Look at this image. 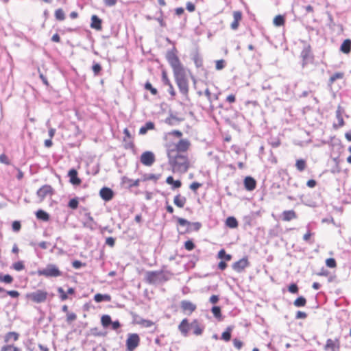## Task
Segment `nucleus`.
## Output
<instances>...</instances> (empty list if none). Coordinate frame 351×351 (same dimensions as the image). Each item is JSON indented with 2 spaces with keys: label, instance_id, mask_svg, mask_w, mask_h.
<instances>
[{
  "label": "nucleus",
  "instance_id": "1",
  "mask_svg": "<svg viewBox=\"0 0 351 351\" xmlns=\"http://www.w3.org/2000/svg\"><path fill=\"white\" fill-rule=\"evenodd\" d=\"M166 58L173 69V76L180 92L187 95L189 92L188 80L186 77L185 69L180 62L178 57L173 51L167 53Z\"/></svg>",
  "mask_w": 351,
  "mask_h": 351
},
{
  "label": "nucleus",
  "instance_id": "2",
  "mask_svg": "<svg viewBox=\"0 0 351 351\" xmlns=\"http://www.w3.org/2000/svg\"><path fill=\"white\" fill-rule=\"evenodd\" d=\"M169 164L173 173H185L189 168V160L187 156L176 153L174 149H167Z\"/></svg>",
  "mask_w": 351,
  "mask_h": 351
},
{
  "label": "nucleus",
  "instance_id": "3",
  "mask_svg": "<svg viewBox=\"0 0 351 351\" xmlns=\"http://www.w3.org/2000/svg\"><path fill=\"white\" fill-rule=\"evenodd\" d=\"M38 276H43L46 278L59 277L62 275V272L54 264H48L45 268L37 271Z\"/></svg>",
  "mask_w": 351,
  "mask_h": 351
},
{
  "label": "nucleus",
  "instance_id": "4",
  "mask_svg": "<svg viewBox=\"0 0 351 351\" xmlns=\"http://www.w3.org/2000/svg\"><path fill=\"white\" fill-rule=\"evenodd\" d=\"M26 298L36 303H42L47 300V293L43 290H37L34 292L27 293Z\"/></svg>",
  "mask_w": 351,
  "mask_h": 351
},
{
  "label": "nucleus",
  "instance_id": "5",
  "mask_svg": "<svg viewBox=\"0 0 351 351\" xmlns=\"http://www.w3.org/2000/svg\"><path fill=\"white\" fill-rule=\"evenodd\" d=\"M300 56L302 59V67H304L306 65L313 62V55L311 51V47L310 45L306 43L304 44L302 51H301Z\"/></svg>",
  "mask_w": 351,
  "mask_h": 351
},
{
  "label": "nucleus",
  "instance_id": "6",
  "mask_svg": "<svg viewBox=\"0 0 351 351\" xmlns=\"http://www.w3.org/2000/svg\"><path fill=\"white\" fill-rule=\"evenodd\" d=\"M140 338L139 336L136 333H130L128 335V339L126 340L127 350L129 351H133L139 344Z\"/></svg>",
  "mask_w": 351,
  "mask_h": 351
},
{
  "label": "nucleus",
  "instance_id": "7",
  "mask_svg": "<svg viewBox=\"0 0 351 351\" xmlns=\"http://www.w3.org/2000/svg\"><path fill=\"white\" fill-rule=\"evenodd\" d=\"M190 142L188 139H181L176 144L173 145L172 148L169 147L168 149H174L176 153L181 154V152H186L190 147Z\"/></svg>",
  "mask_w": 351,
  "mask_h": 351
},
{
  "label": "nucleus",
  "instance_id": "8",
  "mask_svg": "<svg viewBox=\"0 0 351 351\" xmlns=\"http://www.w3.org/2000/svg\"><path fill=\"white\" fill-rule=\"evenodd\" d=\"M155 156L153 152L146 151L141 154V162L145 166H152L155 162Z\"/></svg>",
  "mask_w": 351,
  "mask_h": 351
},
{
  "label": "nucleus",
  "instance_id": "9",
  "mask_svg": "<svg viewBox=\"0 0 351 351\" xmlns=\"http://www.w3.org/2000/svg\"><path fill=\"white\" fill-rule=\"evenodd\" d=\"M324 348L326 351H339L340 348V342L339 339H328Z\"/></svg>",
  "mask_w": 351,
  "mask_h": 351
},
{
  "label": "nucleus",
  "instance_id": "10",
  "mask_svg": "<svg viewBox=\"0 0 351 351\" xmlns=\"http://www.w3.org/2000/svg\"><path fill=\"white\" fill-rule=\"evenodd\" d=\"M53 193V189L50 185H43L40 187L36 193L37 196L43 201L47 195Z\"/></svg>",
  "mask_w": 351,
  "mask_h": 351
},
{
  "label": "nucleus",
  "instance_id": "11",
  "mask_svg": "<svg viewBox=\"0 0 351 351\" xmlns=\"http://www.w3.org/2000/svg\"><path fill=\"white\" fill-rule=\"evenodd\" d=\"M249 265L248 259L245 257L235 262L232 265V269L237 272H241L245 268L248 267Z\"/></svg>",
  "mask_w": 351,
  "mask_h": 351
},
{
  "label": "nucleus",
  "instance_id": "12",
  "mask_svg": "<svg viewBox=\"0 0 351 351\" xmlns=\"http://www.w3.org/2000/svg\"><path fill=\"white\" fill-rule=\"evenodd\" d=\"M99 195L104 200L108 202L112 199L114 193L110 188L103 187L99 191Z\"/></svg>",
  "mask_w": 351,
  "mask_h": 351
},
{
  "label": "nucleus",
  "instance_id": "13",
  "mask_svg": "<svg viewBox=\"0 0 351 351\" xmlns=\"http://www.w3.org/2000/svg\"><path fill=\"white\" fill-rule=\"evenodd\" d=\"M180 306L183 311L193 313L196 309V305L189 300H182L180 303Z\"/></svg>",
  "mask_w": 351,
  "mask_h": 351
},
{
  "label": "nucleus",
  "instance_id": "14",
  "mask_svg": "<svg viewBox=\"0 0 351 351\" xmlns=\"http://www.w3.org/2000/svg\"><path fill=\"white\" fill-rule=\"evenodd\" d=\"M68 176L70 179V182L73 185H79L82 180L77 177V171L75 169H71L68 172Z\"/></svg>",
  "mask_w": 351,
  "mask_h": 351
},
{
  "label": "nucleus",
  "instance_id": "15",
  "mask_svg": "<svg viewBox=\"0 0 351 351\" xmlns=\"http://www.w3.org/2000/svg\"><path fill=\"white\" fill-rule=\"evenodd\" d=\"M203 327H202L198 321L195 319L190 324V330H192L195 335H200L203 332Z\"/></svg>",
  "mask_w": 351,
  "mask_h": 351
},
{
  "label": "nucleus",
  "instance_id": "16",
  "mask_svg": "<svg viewBox=\"0 0 351 351\" xmlns=\"http://www.w3.org/2000/svg\"><path fill=\"white\" fill-rule=\"evenodd\" d=\"M282 219L289 221L297 218V215L293 210H285L282 213Z\"/></svg>",
  "mask_w": 351,
  "mask_h": 351
},
{
  "label": "nucleus",
  "instance_id": "17",
  "mask_svg": "<svg viewBox=\"0 0 351 351\" xmlns=\"http://www.w3.org/2000/svg\"><path fill=\"white\" fill-rule=\"evenodd\" d=\"M162 274V271H148L146 274V280L149 283H156L158 281V277Z\"/></svg>",
  "mask_w": 351,
  "mask_h": 351
},
{
  "label": "nucleus",
  "instance_id": "18",
  "mask_svg": "<svg viewBox=\"0 0 351 351\" xmlns=\"http://www.w3.org/2000/svg\"><path fill=\"white\" fill-rule=\"evenodd\" d=\"M234 21L232 22L230 27L235 30L239 27V23L242 19V13L240 11H234L233 12Z\"/></svg>",
  "mask_w": 351,
  "mask_h": 351
},
{
  "label": "nucleus",
  "instance_id": "19",
  "mask_svg": "<svg viewBox=\"0 0 351 351\" xmlns=\"http://www.w3.org/2000/svg\"><path fill=\"white\" fill-rule=\"evenodd\" d=\"M256 180L250 177L247 176L244 180V186L245 189L247 191H252L256 188Z\"/></svg>",
  "mask_w": 351,
  "mask_h": 351
},
{
  "label": "nucleus",
  "instance_id": "20",
  "mask_svg": "<svg viewBox=\"0 0 351 351\" xmlns=\"http://www.w3.org/2000/svg\"><path fill=\"white\" fill-rule=\"evenodd\" d=\"M85 217H86V221L84 223V226L90 230H95L96 228L97 223L94 221L93 217L90 215V213H86Z\"/></svg>",
  "mask_w": 351,
  "mask_h": 351
},
{
  "label": "nucleus",
  "instance_id": "21",
  "mask_svg": "<svg viewBox=\"0 0 351 351\" xmlns=\"http://www.w3.org/2000/svg\"><path fill=\"white\" fill-rule=\"evenodd\" d=\"M102 21L100 19L97 15H93L91 16V23L90 27L93 29H97V30H101Z\"/></svg>",
  "mask_w": 351,
  "mask_h": 351
},
{
  "label": "nucleus",
  "instance_id": "22",
  "mask_svg": "<svg viewBox=\"0 0 351 351\" xmlns=\"http://www.w3.org/2000/svg\"><path fill=\"white\" fill-rule=\"evenodd\" d=\"M178 328L184 336H187L188 332L190 330V324L188 323L186 319H184L180 324Z\"/></svg>",
  "mask_w": 351,
  "mask_h": 351
},
{
  "label": "nucleus",
  "instance_id": "23",
  "mask_svg": "<svg viewBox=\"0 0 351 351\" xmlns=\"http://www.w3.org/2000/svg\"><path fill=\"white\" fill-rule=\"evenodd\" d=\"M19 334L16 332H9L5 334L4 337V341L6 343H9L12 341H16L19 340Z\"/></svg>",
  "mask_w": 351,
  "mask_h": 351
},
{
  "label": "nucleus",
  "instance_id": "24",
  "mask_svg": "<svg viewBox=\"0 0 351 351\" xmlns=\"http://www.w3.org/2000/svg\"><path fill=\"white\" fill-rule=\"evenodd\" d=\"M186 202V199L185 197L181 196L180 194L175 196L173 199V203L176 206L179 208H183Z\"/></svg>",
  "mask_w": 351,
  "mask_h": 351
},
{
  "label": "nucleus",
  "instance_id": "25",
  "mask_svg": "<svg viewBox=\"0 0 351 351\" xmlns=\"http://www.w3.org/2000/svg\"><path fill=\"white\" fill-rule=\"evenodd\" d=\"M94 300L98 303L104 301L110 302L111 300V296L108 294L97 293L94 296Z\"/></svg>",
  "mask_w": 351,
  "mask_h": 351
},
{
  "label": "nucleus",
  "instance_id": "26",
  "mask_svg": "<svg viewBox=\"0 0 351 351\" xmlns=\"http://www.w3.org/2000/svg\"><path fill=\"white\" fill-rule=\"evenodd\" d=\"M343 112V109L342 107L339 106L336 110V117L338 120V127H342L344 125V121L342 117V114Z\"/></svg>",
  "mask_w": 351,
  "mask_h": 351
},
{
  "label": "nucleus",
  "instance_id": "27",
  "mask_svg": "<svg viewBox=\"0 0 351 351\" xmlns=\"http://www.w3.org/2000/svg\"><path fill=\"white\" fill-rule=\"evenodd\" d=\"M154 128V123L152 121H148L140 128L139 134L141 135H144L147 132L148 130H153Z\"/></svg>",
  "mask_w": 351,
  "mask_h": 351
},
{
  "label": "nucleus",
  "instance_id": "28",
  "mask_svg": "<svg viewBox=\"0 0 351 351\" xmlns=\"http://www.w3.org/2000/svg\"><path fill=\"white\" fill-rule=\"evenodd\" d=\"M351 49V40H345L340 47V50L344 53H348Z\"/></svg>",
  "mask_w": 351,
  "mask_h": 351
},
{
  "label": "nucleus",
  "instance_id": "29",
  "mask_svg": "<svg viewBox=\"0 0 351 351\" xmlns=\"http://www.w3.org/2000/svg\"><path fill=\"white\" fill-rule=\"evenodd\" d=\"M226 225L230 228H236L238 227V221L234 217H228L226 221Z\"/></svg>",
  "mask_w": 351,
  "mask_h": 351
},
{
  "label": "nucleus",
  "instance_id": "30",
  "mask_svg": "<svg viewBox=\"0 0 351 351\" xmlns=\"http://www.w3.org/2000/svg\"><path fill=\"white\" fill-rule=\"evenodd\" d=\"M166 182L169 184H172L173 189L180 188L182 185V183L180 180H174L172 176L167 177Z\"/></svg>",
  "mask_w": 351,
  "mask_h": 351
},
{
  "label": "nucleus",
  "instance_id": "31",
  "mask_svg": "<svg viewBox=\"0 0 351 351\" xmlns=\"http://www.w3.org/2000/svg\"><path fill=\"white\" fill-rule=\"evenodd\" d=\"M233 330V326H230L227 327L226 330L221 335V339L225 341H228L231 339V332Z\"/></svg>",
  "mask_w": 351,
  "mask_h": 351
},
{
  "label": "nucleus",
  "instance_id": "32",
  "mask_svg": "<svg viewBox=\"0 0 351 351\" xmlns=\"http://www.w3.org/2000/svg\"><path fill=\"white\" fill-rule=\"evenodd\" d=\"M36 215L38 219H41L45 221H47L49 219V214L43 210H38L36 213Z\"/></svg>",
  "mask_w": 351,
  "mask_h": 351
},
{
  "label": "nucleus",
  "instance_id": "33",
  "mask_svg": "<svg viewBox=\"0 0 351 351\" xmlns=\"http://www.w3.org/2000/svg\"><path fill=\"white\" fill-rule=\"evenodd\" d=\"M217 258L221 260H224L225 261H230L232 259V256L230 254H226L224 249H221L218 252Z\"/></svg>",
  "mask_w": 351,
  "mask_h": 351
},
{
  "label": "nucleus",
  "instance_id": "34",
  "mask_svg": "<svg viewBox=\"0 0 351 351\" xmlns=\"http://www.w3.org/2000/svg\"><path fill=\"white\" fill-rule=\"evenodd\" d=\"M202 227L199 222H190L189 228H187L184 232L198 231Z\"/></svg>",
  "mask_w": 351,
  "mask_h": 351
},
{
  "label": "nucleus",
  "instance_id": "35",
  "mask_svg": "<svg viewBox=\"0 0 351 351\" xmlns=\"http://www.w3.org/2000/svg\"><path fill=\"white\" fill-rule=\"evenodd\" d=\"M101 324L102 326L104 327V328H106L108 327L109 325L111 324L112 323V320H111V317L110 315H104L101 317Z\"/></svg>",
  "mask_w": 351,
  "mask_h": 351
},
{
  "label": "nucleus",
  "instance_id": "36",
  "mask_svg": "<svg viewBox=\"0 0 351 351\" xmlns=\"http://www.w3.org/2000/svg\"><path fill=\"white\" fill-rule=\"evenodd\" d=\"M273 23L276 27L282 26L285 23V18L282 15H277L274 19Z\"/></svg>",
  "mask_w": 351,
  "mask_h": 351
},
{
  "label": "nucleus",
  "instance_id": "37",
  "mask_svg": "<svg viewBox=\"0 0 351 351\" xmlns=\"http://www.w3.org/2000/svg\"><path fill=\"white\" fill-rule=\"evenodd\" d=\"M295 167L299 171H303L306 167V161L303 159L297 160Z\"/></svg>",
  "mask_w": 351,
  "mask_h": 351
},
{
  "label": "nucleus",
  "instance_id": "38",
  "mask_svg": "<svg viewBox=\"0 0 351 351\" xmlns=\"http://www.w3.org/2000/svg\"><path fill=\"white\" fill-rule=\"evenodd\" d=\"M1 351H21V350L13 344H7L2 346Z\"/></svg>",
  "mask_w": 351,
  "mask_h": 351
},
{
  "label": "nucleus",
  "instance_id": "39",
  "mask_svg": "<svg viewBox=\"0 0 351 351\" xmlns=\"http://www.w3.org/2000/svg\"><path fill=\"white\" fill-rule=\"evenodd\" d=\"M306 299L304 297L300 296V297L298 298L294 301L293 304L296 307H302V306H304L306 305Z\"/></svg>",
  "mask_w": 351,
  "mask_h": 351
},
{
  "label": "nucleus",
  "instance_id": "40",
  "mask_svg": "<svg viewBox=\"0 0 351 351\" xmlns=\"http://www.w3.org/2000/svg\"><path fill=\"white\" fill-rule=\"evenodd\" d=\"M55 17L58 21H63L65 19V14L62 9L59 8L55 12Z\"/></svg>",
  "mask_w": 351,
  "mask_h": 351
},
{
  "label": "nucleus",
  "instance_id": "41",
  "mask_svg": "<svg viewBox=\"0 0 351 351\" xmlns=\"http://www.w3.org/2000/svg\"><path fill=\"white\" fill-rule=\"evenodd\" d=\"M12 281H13V278L10 275L0 274V282H3L7 283V284H10L12 282Z\"/></svg>",
  "mask_w": 351,
  "mask_h": 351
},
{
  "label": "nucleus",
  "instance_id": "42",
  "mask_svg": "<svg viewBox=\"0 0 351 351\" xmlns=\"http://www.w3.org/2000/svg\"><path fill=\"white\" fill-rule=\"evenodd\" d=\"M193 60L197 67H201L203 65V60L199 54L194 55Z\"/></svg>",
  "mask_w": 351,
  "mask_h": 351
},
{
  "label": "nucleus",
  "instance_id": "43",
  "mask_svg": "<svg viewBox=\"0 0 351 351\" xmlns=\"http://www.w3.org/2000/svg\"><path fill=\"white\" fill-rule=\"evenodd\" d=\"M12 267L17 271H20L25 268V265L23 261H18L12 264Z\"/></svg>",
  "mask_w": 351,
  "mask_h": 351
},
{
  "label": "nucleus",
  "instance_id": "44",
  "mask_svg": "<svg viewBox=\"0 0 351 351\" xmlns=\"http://www.w3.org/2000/svg\"><path fill=\"white\" fill-rule=\"evenodd\" d=\"M101 69V66L100 65L99 63L93 62V64L92 66V70L95 75H98L100 73Z\"/></svg>",
  "mask_w": 351,
  "mask_h": 351
},
{
  "label": "nucleus",
  "instance_id": "45",
  "mask_svg": "<svg viewBox=\"0 0 351 351\" xmlns=\"http://www.w3.org/2000/svg\"><path fill=\"white\" fill-rule=\"evenodd\" d=\"M177 221H178V224L180 226L186 227V229L187 228H189L190 221H187L186 219L180 218V217H178Z\"/></svg>",
  "mask_w": 351,
  "mask_h": 351
},
{
  "label": "nucleus",
  "instance_id": "46",
  "mask_svg": "<svg viewBox=\"0 0 351 351\" xmlns=\"http://www.w3.org/2000/svg\"><path fill=\"white\" fill-rule=\"evenodd\" d=\"M160 174L149 173L145 176V180L157 181L160 178Z\"/></svg>",
  "mask_w": 351,
  "mask_h": 351
},
{
  "label": "nucleus",
  "instance_id": "47",
  "mask_svg": "<svg viewBox=\"0 0 351 351\" xmlns=\"http://www.w3.org/2000/svg\"><path fill=\"white\" fill-rule=\"evenodd\" d=\"M211 311L216 318H219L221 317V308L219 306H215L212 308Z\"/></svg>",
  "mask_w": 351,
  "mask_h": 351
},
{
  "label": "nucleus",
  "instance_id": "48",
  "mask_svg": "<svg viewBox=\"0 0 351 351\" xmlns=\"http://www.w3.org/2000/svg\"><path fill=\"white\" fill-rule=\"evenodd\" d=\"M343 77V73H335L330 77V82L333 83L335 82L337 79H341Z\"/></svg>",
  "mask_w": 351,
  "mask_h": 351
},
{
  "label": "nucleus",
  "instance_id": "49",
  "mask_svg": "<svg viewBox=\"0 0 351 351\" xmlns=\"http://www.w3.org/2000/svg\"><path fill=\"white\" fill-rule=\"evenodd\" d=\"M78 200L77 198H73V199H71L69 202V204L68 206L72 208V209H76L78 206Z\"/></svg>",
  "mask_w": 351,
  "mask_h": 351
},
{
  "label": "nucleus",
  "instance_id": "50",
  "mask_svg": "<svg viewBox=\"0 0 351 351\" xmlns=\"http://www.w3.org/2000/svg\"><path fill=\"white\" fill-rule=\"evenodd\" d=\"M326 265L330 268H334L336 267V261L333 258H327L326 261Z\"/></svg>",
  "mask_w": 351,
  "mask_h": 351
},
{
  "label": "nucleus",
  "instance_id": "51",
  "mask_svg": "<svg viewBox=\"0 0 351 351\" xmlns=\"http://www.w3.org/2000/svg\"><path fill=\"white\" fill-rule=\"evenodd\" d=\"M184 247L188 251H191L195 248V244L192 241L189 240L184 243Z\"/></svg>",
  "mask_w": 351,
  "mask_h": 351
},
{
  "label": "nucleus",
  "instance_id": "52",
  "mask_svg": "<svg viewBox=\"0 0 351 351\" xmlns=\"http://www.w3.org/2000/svg\"><path fill=\"white\" fill-rule=\"evenodd\" d=\"M145 89L150 90L152 94L154 95H156L158 93L156 88L152 87V84L149 82L145 83Z\"/></svg>",
  "mask_w": 351,
  "mask_h": 351
},
{
  "label": "nucleus",
  "instance_id": "53",
  "mask_svg": "<svg viewBox=\"0 0 351 351\" xmlns=\"http://www.w3.org/2000/svg\"><path fill=\"white\" fill-rule=\"evenodd\" d=\"M25 345L26 348L29 351H34L35 350V345L31 339L27 340Z\"/></svg>",
  "mask_w": 351,
  "mask_h": 351
},
{
  "label": "nucleus",
  "instance_id": "54",
  "mask_svg": "<svg viewBox=\"0 0 351 351\" xmlns=\"http://www.w3.org/2000/svg\"><path fill=\"white\" fill-rule=\"evenodd\" d=\"M162 81L163 84L167 86H169L171 84L167 77V73L165 71H163L162 73Z\"/></svg>",
  "mask_w": 351,
  "mask_h": 351
},
{
  "label": "nucleus",
  "instance_id": "55",
  "mask_svg": "<svg viewBox=\"0 0 351 351\" xmlns=\"http://www.w3.org/2000/svg\"><path fill=\"white\" fill-rule=\"evenodd\" d=\"M226 62L223 60H219L216 61V69L217 70H221L225 67Z\"/></svg>",
  "mask_w": 351,
  "mask_h": 351
},
{
  "label": "nucleus",
  "instance_id": "56",
  "mask_svg": "<svg viewBox=\"0 0 351 351\" xmlns=\"http://www.w3.org/2000/svg\"><path fill=\"white\" fill-rule=\"evenodd\" d=\"M202 186V184L197 182H194L190 184L189 188L191 190H192L193 191L195 192L197 191V189H199Z\"/></svg>",
  "mask_w": 351,
  "mask_h": 351
},
{
  "label": "nucleus",
  "instance_id": "57",
  "mask_svg": "<svg viewBox=\"0 0 351 351\" xmlns=\"http://www.w3.org/2000/svg\"><path fill=\"white\" fill-rule=\"evenodd\" d=\"M0 162L5 164V165H10V160H9L8 156L5 154H4L0 155Z\"/></svg>",
  "mask_w": 351,
  "mask_h": 351
},
{
  "label": "nucleus",
  "instance_id": "58",
  "mask_svg": "<svg viewBox=\"0 0 351 351\" xmlns=\"http://www.w3.org/2000/svg\"><path fill=\"white\" fill-rule=\"evenodd\" d=\"M58 291L60 294V298L62 300H66L68 298L67 294L62 287H59L58 289Z\"/></svg>",
  "mask_w": 351,
  "mask_h": 351
},
{
  "label": "nucleus",
  "instance_id": "59",
  "mask_svg": "<svg viewBox=\"0 0 351 351\" xmlns=\"http://www.w3.org/2000/svg\"><path fill=\"white\" fill-rule=\"evenodd\" d=\"M85 264L84 263H82L81 261H74L73 263H72V266L73 267H74L75 269H80L81 268L82 266H84Z\"/></svg>",
  "mask_w": 351,
  "mask_h": 351
},
{
  "label": "nucleus",
  "instance_id": "60",
  "mask_svg": "<svg viewBox=\"0 0 351 351\" xmlns=\"http://www.w3.org/2000/svg\"><path fill=\"white\" fill-rule=\"evenodd\" d=\"M233 344H234V346L238 350H240L243 346L242 341L237 339H233Z\"/></svg>",
  "mask_w": 351,
  "mask_h": 351
},
{
  "label": "nucleus",
  "instance_id": "61",
  "mask_svg": "<svg viewBox=\"0 0 351 351\" xmlns=\"http://www.w3.org/2000/svg\"><path fill=\"white\" fill-rule=\"evenodd\" d=\"M12 227L14 231L18 232L20 230L21 226L19 221H15L12 223Z\"/></svg>",
  "mask_w": 351,
  "mask_h": 351
},
{
  "label": "nucleus",
  "instance_id": "62",
  "mask_svg": "<svg viewBox=\"0 0 351 351\" xmlns=\"http://www.w3.org/2000/svg\"><path fill=\"white\" fill-rule=\"evenodd\" d=\"M115 243V239L113 237H108L106 239V244L110 247H114Z\"/></svg>",
  "mask_w": 351,
  "mask_h": 351
},
{
  "label": "nucleus",
  "instance_id": "63",
  "mask_svg": "<svg viewBox=\"0 0 351 351\" xmlns=\"http://www.w3.org/2000/svg\"><path fill=\"white\" fill-rule=\"evenodd\" d=\"M77 318L76 315L74 313H70L67 314L66 320L68 322H72Z\"/></svg>",
  "mask_w": 351,
  "mask_h": 351
},
{
  "label": "nucleus",
  "instance_id": "64",
  "mask_svg": "<svg viewBox=\"0 0 351 351\" xmlns=\"http://www.w3.org/2000/svg\"><path fill=\"white\" fill-rule=\"evenodd\" d=\"M289 291L292 293H296L298 291V287L295 284H291L289 287Z\"/></svg>",
  "mask_w": 351,
  "mask_h": 351
}]
</instances>
